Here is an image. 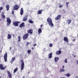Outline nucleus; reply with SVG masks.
<instances>
[{
  "instance_id": "43",
  "label": "nucleus",
  "mask_w": 78,
  "mask_h": 78,
  "mask_svg": "<svg viewBox=\"0 0 78 78\" xmlns=\"http://www.w3.org/2000/svg\"><path fill=\"white\" fill-rule=\"evenodd\" d=\"M62 69H64V66H63L62 67Z\"/></svg>"
},
{
  "instance_id": "15",
  "label": "nucleus",
  "mask_w": 78,
  "mask_h": 78,
  "mask_svg": "<svg viewBox=\"0 0 78 78\" xmlns=\"http://www.w3.org/2000/svg\"><path fill=\"white\" fill-rule=\"evenodd\" d=\"M7 73L9 75V78H12V75L10 73V72L9 71H7Z\"/></svg>"
},
{
  "instance_id": "22",
  "label": "nucleus",
  "mask_w": 78,
  "mask_h": 78,
  "mask_svg": "<svg viewBox=\"0 0 78 78\" xmlns=\"http://www.w3.org/2000/svg\"><path fill=\"white\" fill-rule=\"evenodd\" d=\"M42 10H39L37 12V14H42Z\"/></svg>"
},
{
  "instance_id": "28",
  "label": "nucleus",
  "mask_w": 78,
  "mask_h": 78,
  "mask_svg": "<svg viewBox=\"0 0 78 78\" xmlns=\"http://www.w3.org/2000/svg\"><path fill=\"white\" fill-rule=\"evenodd\" d=\"M65 76H67L68 77H69V76H70V73H67V74L65 75Z\"/></svg>"
},
{
  "instance_id": "48",
  "label": "nucleus",
  "mask_w": 78,
  "mask_h": 78,
  "mask_svg": "<svg viewBox=\"0 0 78 78\" xmlns=\"http://www.w3.org/2000/svg\"><path fill=\"white\" fill-rule=\"evenodd\" d=\"M34 49V48H32V50H33Z\"/></svg>"
},
{
  "instance_id": "44",
  "label": "nucleus",
  "mask_w": 78,
  "mask_h": 78,
  "mask_svg": "<svg viewBox=\"0 0 78 78\" xmlns=\"http://www.w3.org/2000/svg\"><path fill=\"white\" fill-rule=\"evenodd\" d=\"M9 49H10V50H11V47H10Z\"/></svg>"
},
{
  "instance_id": "26",
  "label": "nucleus",
  "mask_w": 78,
  "mask_h": 78,
  "mask_svg": "<svg viewBox=\"0 0 78 78\" xmlns=\"http://www.w3.org/2000/svg\"><path fill=\"white\" fill-rule=\"evenodd\" d=\"M17 70H18L17 67L16 69H15L14 70V72H13L14 73H16V72L17 71Z\"/></svg>"
},
{
  "instance_id": "46",
  "label": "nucleus",
  "mask_w": 78,
  "mask_h": 78,
  "mask_svg": "<svg viewBox=\"0 0 78 78\" xmlns=\"http://www.w3.org/2000/svg\"><path fill=\"white\" fill-rule=\"evenodd\" d=\"M1 53H2V49L0 51Z\"/></svg>"
},
{
  "instance_id": "33",
  "label": "nucleus",
  "mask_w": 78,
  "mask_h": 78,
  "mask_svg": "<svg viewBox=\"0 0 78 78\" xmlns=\"http://www.w3.org/2000/svg\"><path fill=\"white\" fill-rule=\"evenodd\" d=\"M27 52L28 54H30L31 53V50H28L27 51Z\"/></svg>"
},
{
  "instance_id": "36",
  "label": "nucleus",
  "mask_w": 78,
  "mask_h": 78,
  "mask_svg": "<svg viewBox=\"0 0 78 78\" xmlns=\"http://www.w3.org/2000/svg\"><path fill=\"white\" fill-rule=\"evenodd\" d=\"M29 44H30V43L28 42H27V43L26 44V45H29Z\"/></svg>"
},
{
  "instance_id": "11",
  "label": "nucleus",
  "mask_w": 78,
  "mask_h": 78,
  "mask_svg": "<svg viewBox=\"0 0 78 78\" xmlns=\"http://www.w3.org/2000/svg\"><path fill=\"white\" fill-rule=\"evenodd\" d=\"M23 8H21L20 10V14L21 16H22L23 14Z\"/></svg>"
},
{
  "instance_id": "53",
  "label": "nucleus",
  "mask_w": 78,
  "mask_h": 78,
  "mask_svg": "<svg viewBox=\"0 0 78 78\" xmlns=\"http://www.w3.org/2000/svg\"><path fill=\"white\" fill-rule=\"evenodd\" d=\"M64 13H66V12H64Z\"/></svg>"
},
{
  "instance_id": "55",
  "label": "nucleus",
  "mask_w": 78,
  "mask_h": 78,
  "mask_svg": "<svg viewBox=\"0 0 78 78\" xmlns=\"http://www.w3.org/2000/svg\"><path fill=\"white\" fill-rule=\"evenodd\" d=\"M32 78H34L33 77Z\"/></svg>"
},
{
  "instance_id": "7",
  "label": "nucleus",
  "mask_w": 78,
  "mask_h": 78,
  "mask_svg": "<svg viewBox=\"0 0 78 78\" xmlns=\"http://www.w3.org/2000/svg\"><path fill=\"white\" fill-rule=\"evenodd\" d=\"M28 16V15L25 16L23 18V22H25L27 20Z\"/></svg>"
},
{
  "instance_id": "42",
  "label": "nucleus",
  "mask_w": 78,
  "mask_h": 78,
  "mask_svg": "<svg viewBox=\"0 0 78 78\" xmlns=\"http://www.w3.org/2000/svg\"><path fill=\"white\" fill-rule=\"evenodd\" d=\"M42 25H43L42 24L41 25V28H42Z\"/></svg>"
},
{
  "instance_id": "18",
  "label": "nucleus",
  "mask_w": 78,
  "mask_h": 78,
  "mask_svg": "<svg viewBox=\"0 0 78 78\" xmlns=\"http://www.w3.org/2000/svg\"><path fill=\"white\" fill-rule=\"evenodd\" d=\"M16 59V57H12V60H11V61L10 62L11 63H12L13 62H14V60Z\"/></svg>"
},
{
  "instance_id": "45",
  "label": "nucleus",
  "mask_w": 78,
  "mask_h": 78,
  "mask_svg": "<svg viewBox=\"0 0 78 78\" xmlns=\"http://www.w3.org/2000/svg\"><path fill=\"white\" fill-rule=\"evenodd\" d=\"M23 78H25V76H24L23 77Z\"/></svg>"
},
{
  "instance_id": "23",
  "label": "nucleus",
  "mask_w": 78,
  "mask_h": 78,
  "mask_svg": "<svg viewBox=\"0 0 78 78\" xmlns=\"http://www.w3.org/2000/svg\"><path fill=\"white\" fill-rule=\"evenodd\" d=\"M38 34H41V33H42V30L40 28L38 29Z\"/></svg>"
},
{
  "instance_id": "25",
  "label": "nucleus",
  "mask_w": 78,
  "mask_h": 78,
  "mask_svg": "<svg viewBox=\"0 0 78 78\" xmlns=\"http://www.w3.org/2000/svg\"><path fill=\"white\" fill-rule=\"evenodd\" d=\"M61 70H60L59 72H65V70L61 68L60 69Z\"/></svg>"
},
{
  "instance_id": "38",
  "label": "nucleus",
  "mask_w": 78,
  "mask_h": 78,
  "mask_svg": "<svg viewBox=\"0 0 78 78\" xmlns=\"http://www.w3.org/2000/svg\"><path fill=\"white\" fill-rule=\"evenodd\" d=\"M1 16H3L4 15V12H2V13L1 14Z\"/></svg>"
},
{
  "instance_id": "13",
  "label": "nucleus",
  "mask_w": 78,
  "mask_h": 78,
  "mask_svg": "<svg viewBox=\"0 0 78 78\" xmlns=\"http://www.w3.org/2000/svg\"><path fill=\"white\" fill-rule=\"evenodd\" d=\"M61 53V51L58 50V51H56V54L57 55H59Z\"/></svg>"
},
{
  "instance_id": "14",
  "label": "nucleus",
  "mask_w": 78,
  "mask_h": 78,
  "mask_svg": "<svg viewBox=\"0 0 78 78\" xmlns=\"http://www.w3.org/2000/svg\"><path fill=\"white\" fill-rule=\"evenodd\" d=\"M64 41H65V42H69V39H68L67 37H64Z\"/></svg>"
},
{
  "instance_id": "31",
  "label": "nucleus",
  "mask_w": 78,
  "mask_h": 78,
  "mask_svg": "<svg viewBox=\"0 0 78 78\" xmlns=\"http://www.w3.org/2000/svg\"><path fill=\"white\" fill-rule=\"evenodd\" d=\"M2 19H4L5 18V15H2Z\"/></svg>"
},
{
  "instance_id": "24",
  "label": "nucleus",
  "mask_w": 78,
  "mask_h": 78,
  "mask_svg": "<svg viewBox=\"0 0 78 78\" xmlns=\"http://www.w3.org/2000/svg\"><path fill=\"white\" fill-rule=\"evenodd\" d=\"M58 59H59V58L55 57V62H56L58 61Z\"/></svg>"
},
{
  "instance_id": "50",
  "label": "nucleus",
  "mask_w": 78,
  "mask_h": 78,
  "mask_svg": "<svg viewBox=\"0 0 78 78\" xmlns=\"http://www.w3.org/2000/svg\"><path fill=\"white\" fill-rule=\"evenodd\" d=\"M0 20H2V19H0Z\"/></svg>"
},
{
  "instance_id": "21",
  "label": "nucleus",
  "mask_w": 78,
  "mask_h": 78,
  "mask_svg": "<svg viewBox=\"0 0 78 78\" xmlns=\"http://www.w3.org/2000/svg\"><path fill=\"white\" fill-rule=\"evenodd\" d=\"M67 21L68 23V25H69L72 22V20H68Z\"/></svg>"
},
{
  "instance_id": "49",
  "label": "nucleus",
  "mask_w": 78,
  "mask_h": 78,
  "mask_svg": "<svg viewBox=\"0 0 78 78\" xmlns=\"http://www.w3.org/2000/svg\"><path fill=\"white\" fill-rule=\"evenodd\" d=\"M75 40H73V41H75Z\"/></svg>"
},
{
  "instance_id": "17",
  "label": "nucleus",
  "mask_w": 78,
  "mask_h": 78,
  "mask_svg": "<svg viewBox=\"0 0 78 78\" xmlns=\"http://www.w3.org/2000/svg\"><path fill=\"white\" fill-rule=\"evenodd\" d=\"M28 33L29 34H33V30L32 29H30L28 31Z\"/></svg>"
},
{
  "instance_id": "54",
  "label": "nucleus",
  "mask_w": 78,
  "mask_h": 78,
  "mask_svg": "<svg viewBox=\"0 0 78 78\" xmlns=\"http://www.w3.org/2000/svg\"><path fill=\"white\" fill-rule=\"evenodd\" d=\"M0 58H1V57L0 56Z\"/></svg>"
},
{
  "instance_id": "27",
  "label": "nucleus",
  "mask_w": 78,
  "mask_h": 78,
  "mask_svg": "<svg viewBox=\"0 0 78 78\" xmlns=\"http://www.w3.org/2000/svg\"><path fill=\"white\" fill-rule=\"evenodd\" d=\"M29 23H33V21H32L31 19H30L29 20Z\"/></svg>"
},
{
  "instance_id": "5",
  "label": "nucleus",
  "mask_w": 78,
  "mask_h": 78,
  "mask_svg": "<svg viewBox=\"0 0 78 78\" xmlns=\"http://www.w3.org/2000/svg\"><path fill=\"white\" fill-rule=\"evenodd\" d=\"M28 36H29L28 34H24L23 37V40H25V39H27L28 37Z\"/></svg>"
},
{
  "instance_id": "32",
  "label": "nucleus",
  "mask_w": 78,
  "mask_h": 78,
  "mask_svg": "<svg viewBox=\"0 0 78 78\" xmlns=\"http://www.w3.org/2000/svg\"><path fill=\"white\" fill-rule=\"evenodd\" d=\"M49 46L50 47H51L52 46H53V44H50L49 45Z\"/></svg>"
},
{
  "instance_id": "47",
  "label": "nucleus",
  "mask_w": 78,
  "mask_h": 78,
  "mask_svg": "<svg viewBox=\"0 0 78 78\" xmlns=\"http://www.w3.org/2000/svg\"><path fill=\"white\" fill-rule=\"evenodd\" d=\"M74 58H75V57H76V55H74Z\"/></svg>"
},
{
  "instance_id": "2",
  "label": "nucleus",
  "mask_w": 78,
  "mask_h": 78,
  "mask_svg": "<svg viewBox=\"0 0 78 78\" xmlns=\"http://www.w3.org/2000/svg\"><path fill=\"white\" fill-rule=\"evenodd\" d=\"M7 26H8L10 24H11V19L9 17L7 18Z\"/></svg>"
},
{
  "instance_id": "52",
  "label": "nucleus",
  "mask_w": 78,
  "mask_h": 78,
  "mask_svg": "<svg viewBox=\"0 0 78 78\" xmlns=\"http://www.w3.org/2000/svg\"><path fill=\"white\" fill-rule=\"evenodd\" d=\"M0 78H1V76H0Z\"/></svg>"
},
{
  "instance_id": "41",
  "label": "nucleus",
  "mask_w": 78,
  "mask_h": 78,
  "mask_svg": "<svg viewBox=\"0 0 78 78\" xmlns=\"http://www.w3.org/2000/svg\"><path fill=\"white\" fill-rule=\"evenodd\" d=\"M76 62L77 64H78V60H77L76 61Z\"/></svg>"
},
{
  "instance_id": "10",
  "label": "nucleus",
  "mask_w": 78,
  "mask_h": 78,
  "mask_svg": "<svg viewBox=\"0 0 78 78\" xmlns=\"http://www.w3.org/2000/svg\"><path fill=\"white\" fill-rule=\"evenodd\" d=\"M61 17V15H59L55 18V19L56 20H59V19H60Z\"/></svg>"
},
{
  "instance_id": "9",
  "label": "nucleus",
  "mask_w": 78,
  "mask_h": 78,
  "mask_svg": "<svg viewBox=\"0 0 78 78\" xmlns=\"http://www.w3.org/2000/svg\"><path fill=\"white\" fill-rule=\"evenodd\" d=\"M6 69V66L3 67V65L2 64H0V69L1 70H5Z\"/></svg>"
},
{
  "instance_id": "16",
  "label": "nucleus",
  "mask_w": 78,
  "mask_h": 78,
  "mask_svg": "<svg viewBox=\"0 0 78 78\" xmlns=\"http://www.w3.org/2000/svg\"><path fill=\"white\" fill-rule=\"evenodd\" d=\"M52 55H53V53H52L49 54L48 55V58H52Z\"/></svg>"
},
{
  "instance_id": "37",
  "label": "nucleus",
  "mask_w": 78,
  "mask_h": 78,
  "mask_svg": "<svg viewBox=\"0 0 78 78\" xmlns=\"http://www.w3.org/2000/svg\"><path fill=\"white\" fill-rule=\"evenodd\" d=\"M62 5H60L59 6V8H62Z\"/></svg>"
},
{
  "instance_id": "40",
  "label": "nucleus",
  "mask_w": 78,
  "mask_h": 78,
  "mask_svg": "<svg viewBox=\"0 0 78 78\" xmlns=\"http://www.w3.org/2000/svg\"><path fill=\"white\" fill-rule=\"evenodd\" d=\"M36 45H37V44H35L33 45V46H34V47H35V46H36Z\"/></svg>"
},
{
  "instance_id": "29",
  "label": "nucleus",
  "mask_w": 78,
  "mask_h": 78,
  "mask_svg": "<svg viewBox=\"0 0 78 78\" xmlns=\"http://www.w3.org/2000/svg\"><path fill=\"white\" fill-rule=\"evenodd\" d=\"M18 42H20L21 39H20V36H18Z\"/></svg>"
},
{
  "instance_id": "19",
  "label": "nucleus",
  "mask_w": 78,
  "mask_h": 78,
  "mask_svg": "<svg viewBox=\"0 0 78 78\" xmlns=\"http://www.w3.org/2000/svg\"><path fill=\"white\" fill-rule=\"evenodd\" d=\"M6 7V9L7 11L9 10V5H6L5 6Z\"/></svg>"
},
{
  "instance_id": "3",
  "label": "nucleus",
  "mask_w": 78,
  "mask_h": 78,
  "mask_svg": "<svg viewBox=\"0 0 78 78\" xmlns=\"http://www.w3.org/2000/svg\"><path fill=\"white\" fill-rule=\"evenodd\" d=\"M21 70H23V69H24V66L25 64H24V62H23V60H21Z\"/></svg>"
},
{
  "instance_id": "51",
  "label": "nucleus",
  "mask_w": 78,
  "mask_h": 78,
  "mask_svg": "<svg viewBox=\"0 0 78 78\" xmlns=\"http://www.w3.org/2000/svg\"><path fill=\"white\" fill-rule=\"evenodd\" d=\"M1 12V11H0V13Z\"/></svg>"
},
{
  "instance_id": "39",
  "label": "nucleus",
  "mask_w": 78,
  "mask_h": 78,
  "mask_svg": "<svg viewBox=\"0 0 78 78\" xmlns=\"http://www.w3.org/2000/svg\"><path fill=\"white\" fill-rule=\"evenodd\" d=\"M12 14H14V11H13V10H12Z\"/></svg>"
},
{
  "instance_id": "12",
  "label": "nucleus",
  "mask_w": 78,
  "mask_h": 78,
  "mask_svg": "<svg viewBox=\"0 0 78 78\" xmlns=\"http://www.w3.org/2000/svg\"><path fill=\"white\" fill-rule=\"evenodd\" d=\"M25 23H22L20 25L19 27L20 28H22L23 27H25Z\"/></svg>"
},
{
  "instance_id": "30",
  "label": "nucleus",
  "mask_w": 78,
  "mask_h": 78,
  "mask_svg": "<svg viewBox=\"0 0 78 78\" xmlns=\"http://www.w3.org/2000/svg\"><path fill=\"white\" fill-rule=\"evenodd\" d=\"M69 2H66V4L67 7H68V6H69Z\"/></svg>"
},
{
  "instance_id": "1",
  "label": "nucleus",
  "mask_w": 78,
  "mask_h": 78,
  "mask_svg": "<svg viewBox=\"0 0 78 78\" xmlns=\"http://www.w3.org/2000/svg\"><path fill=\"white\" fill-rule=\"evenodd\" d=\"M47 20L49 25H50V26H51V27H53L54 25L52 22V20L51 19V18H50V17H48L47 18Z\"/></svg>"
},
{
  "instance_id": "35",
  "label": "nucleus",
  "mask_w": 78,
  "mask_h": 78,
  "mask_svg": "<svg viewBox=\"0 0 78 78\" xmlns=\"http://www.w3.org/2000/svg\"><path fill=\"white\" fill-rule=\"evenodd\" d=\"M2 9H3V7H0V11H1L2 10Z\"/></svg>"
},
{
  "instance_id": "4",
  "label": "nucleus",
  "mask_w": 78,
  "mask_h": 78,
  "mask_svg": "<svg viewBox=\"0 0 78 78\" xmlns=\"http://www.w3.org/2000/svg\"><path fill=\"white\" fill-rule=\"evenodd\" d=\"M20 22L14 21L13 22V25L15 27H19V23H20Z\"/></svg>"
},
{
  "instance_id": "20",
  "label": "nucleus",
  "mask_w": 78,
  "mask_h": 78,
  "mask_svg": "<svg viewBox=\"0 0 78 78\" xmlns=\"http://www.w3.org/2000/svg\"><path fill=\"white\" fill-rule=\"evenodd\" d=\"M7 38L8 39H11V35L9 34H8Z\"/></svg>"
},
{
  "instance_id": "8",
  "label": "nucleus",
  "mask_w": 78,
  "mask_h": 78,
  "mask_svg": "<svg viewBox=\"0 0 78 78\" xmlns=\"http://www.w3.org/2000/svg\"><path fill=\"white\" fill-rule=\"evenodd\" d=\"M7 57H8V55H7V53H6L4 55V59L5 62H7Z\"/></svg>"
},
{
  "instance_id": "6",
  "label": "nucleus",
  "mask_w": 78,
  "mask_h": 78,
  "mask_svg": "<svg viewBox=\"0 0 78 78\" xmlns=\"http://www.w3.org/2000/svg\"><path fill=\"white\" fill-rule=\"evenodd\" d=\"M19 8V6L17 4L15 5V6H13L14 10H18Z\"/></svg>"
},
{
  "instance_id": "34",
  "label": "nucleus",
  "mask_w": 78,
  "mask_h": 78,
  "mask_svg": "<svg viewBox=\"0 0 78 78\" xmlns=\"http://www.w3.org/2000/svg\"><path fill=\"white\" fill-rule=\"evenodd\" d=\"M67 59L66 58L65 60V62H66V63H67Z\"/></svg>"
}]
</instances>
